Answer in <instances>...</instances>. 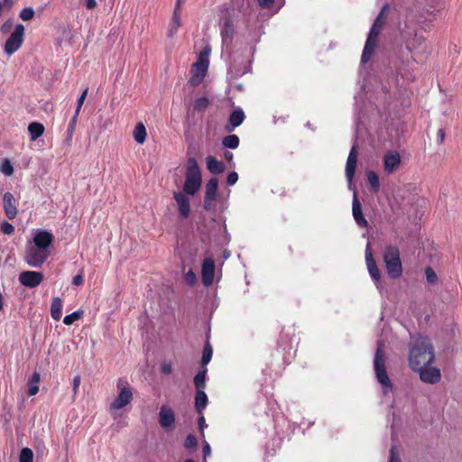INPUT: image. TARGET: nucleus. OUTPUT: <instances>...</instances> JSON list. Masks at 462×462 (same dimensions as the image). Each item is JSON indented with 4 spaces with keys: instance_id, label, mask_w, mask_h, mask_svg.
Masks as SVG:
<instances>
[{
    "instance_id": "nucleus-45",
    "label": "nucleus",
    "mask_w": 462,
    "mask_h": 462,
    "mask_svg": "<svg viewBox=\"0 0 462 462\" xmlns=\"http://www.w3.org/2000/svg\"><path fill=\"white\" fill-rule=\"evenodd\" d=\"M88 88H86L83 92L81 93V95L79 96V97L78 98V102H77V108H76V111L75 113H78L79 114L80 112V109H81V106L86 99V97L88 95Z\"/></svg>"
},
{
    "instance_id": "nucleus-2",
    "label": "nucleus",
    "mask_w": 462,
    "mask_h": 462,
    "mask_svg": "<svg viewBox=\"0 0 462 462\" xmlns=\"http://www.w3.org/2000/svg\"><path fill=\"white\" fill-rule=\"evenodd\" d=\"M388 8H389L388 5H384L383 6L381 12L377 15L376 19L374 20V22L370 29V32H369L368 37L366 39V42H365V47L363 50V53L361 56V62L363 64H365L366 62H368L374 53V50L377 45V37L380 34V32L383 29V26L384 24V22H385L384 13L386 10H388Z\"/></svg>"
},
{
    "instance_id": "nucleus-40",
    "label": "nucleus",
    "mask_w": 462,
    "mask_h": 462,
    "mask_svg": "<svg viewBox=\"0 0 462 462\" xmlns=\"http://www.w3.org/2000/svg\"><path fill=\"white\" fill-rule=\"evenodd\" d=\"M425 275L427 282L430 284H436L439 281L438 275L431 267H427L425 269Z\"/></svg>"
},
{
    "instance_id": "nucleus-34",
    "label": "nucleus",
    "mask_w": 462,
    "mask_h": 462,
    "mask_svg": "<svg viewBox=\"0 0 462 462\" xmlns=\"http://www.w3.org/2000/svg\"><path fill=\"white\" fill-rule=\"evenodd\" d=\"M209 104L210 102L208 97H200L195 99L193 109L197 112H203L208 107Z\"/></svg>"
},
{
    "instance_id": "nucleus-18",
    "label": "nucleus",
    "mask_w": 462,
    "mask_h": 462,
    "mask_svg": "<svg viewBox=\"0 0 462 462\" xmlns=\"http://www.w3.org/2000/svg\"><path fill=\"white\" fill-rule=\"evenodd\" d=\"M401 165V156L398 152H387L383 157V169L387 174H392Z\"/></svg>"
},
{
    "instance_id": "nucleus-51",
    "label": "nucleus",
    "mask_w": 462,
    "mask_h": 462,
    "mask_svg": "<svg viewBox=\"0 0 462 462\" xmlns=\"http://www.w3.org/2000/svg\"><path fill=\"white\" fill-rule=\"evenodd\" d=\"M80 383H81V378L79 375H77L73 378V391H74V393H78V390H79V387L80 385Z\"/></svg>"
},
{
    "instance_id": "nucleus-54",
    "label": "nucleus",
    "mask_w": 462,
    "mask_h": 462,
    "mask_svg": "<svg viewBox=\"0 0 462 462\" xmlns=\"http://www.w3.org/2000/svg\"><path fill=\"white\" fill-rule=\"evenodd\" d=\"M97 6L96 0H86V7L89 10L94 9Z\"/></svg>"
},
{
    "instance_id": "nucleus-42",
    "label": "nucleus",
    "mask_w": 462,
    "mask_h": 462,
    "mask_svg": "<svg viewBox=\"0 0 462 462\" xmlns=\"http://www.w3.org/2000/svg\"><path fill=\"white\" fill-rule=\"evenodd\" d=\"M34 16V10L32 7H25L23 8L19 14V17L23 21H30Z\"/></svg>"
},
{
    "instance_id": "nucleus-25",
    "label": "nucleus",
    "mask_w": 462,
    "mask_h": 462,
    "mask_svg": "<svg viewBox=\"0 0 462 462\" xmlns=\"http://www.w3.org/2000/svg\"><path fill=\"white\" fill-rule=\"evenodd\" d=\"M208 402V396L204 390L197 391L195 394L194 406L199 414H202Z\"/></svg>"
},
{
    "instance_id": "nucleus-35",
    "label": "nucleus",
    "mask_w": 462,
    "mask_h": 462,
    "mask_svg": "<svg viewBox=\"0 0 462 462\" xmlns=\"http://www.w3.org/2000/svg\"><path fill=\"white\" fill-rule=\"evenodd\" d=\"M83 315V310H76L71 314L66 315L63 319V323L67 326L72 325L75 321L79 320Z\"/></svg>"
},
{
    "instance_id": "nucleus-6",
    "label": "nucleus",
    "mask_w": 462,
    "mask_h": 462,
    "mask_svg": "<svg viewBox=\"0 0 462 462\" xmlns=\"http://www.w3.org/2000/svg\"><path fill=\"white\" fill-rule=\"evenodd\" d=\"M208 51L205 49L203 50L197 60V61L192 65L190 69V79H189V83L197 87L202 83L204 80L208 69Z\"/></svg>"
},
{
    "instance_id": "nucleus-62",
    "label": "nucleus",
    "mask_w": 462,
    "mask_h": 462,
    "mask_svg": "<svg viewBox=\"0 0 462 462\" xmlns=\"http://www.w3.org/2000/svg\"><path fill=\"white\" fill-rule=\"evenodd\" d=\"M184 462H194L192 459H186Z\"/></svg>"
},
{
    "instance_id": "nucleus-14",
    "label": "nucleus",
    "mask_w": 462,
    "mask_h": 462,
    "mask_svg": "<svg viewBox=\"0 0 462 462\" xmlns=\"http://www.w3.org/2000/svg\"><path fill=\"white\" fill-rule=\"evenodd\" d=\"M245 119V112L241 107H236L229 115L227 124L225 125L226 133H232L240 126Z\"/></svg>"
},
{
    "instance_id": "nucleus-9",
    "label": "nucleus",
    "mask_w": 462,
    "mask_h": 462,
    "mask_svg": "<svg viewBox=\"0 0 462 462\" xmlns=\"http://www.w3.org/2000/svg\"><path fill=\"white\" fill-rule=\"evenodd\" d=\"M420 375V379L429 384H436L441 379V373L438 367L428 365H421L419 369H412Z\"/></svg>"
},
{
    "instance_id": "nucleus-26",
    "label": "nucleus",
    "mask_w": 462,
    "mask_h": 462,
    "mask_svg": "<svg viewBox=\"0 0 462 462\" xmlns=\"http://www.w3.org/2000/svg\"><path fill=\"white\" fill-rule=\"evenodd\" d=\"M234 34V23L230 16H226L221 26V36L223 41L232 40Z\"/></svg>"
},
{
    "instance_id": "nucleus-39",
    "label": "nucleus",
    "mask_w": 462,
    "mask_h": 462,
    "mask_svg": "<svg viewBox=\"0 0 462 462\" xmlns=\"http://www.w3.org/2000/svg\"><path fill=\"white\" fill-rule=\"evenodd\" d=\"M424 42V38L421 36H418L417 34L411 40L407 41V47L410 50H413L418 48Z\"/></svg>"
},
{
    "instance_id": "nucleus-33",
    "label": "nucleus",
    "mask_w": 462,
    "mask_h": 462,
    "mask_svg": "<svg viewBox=\"0 0 462 462\" xmlns=\"http://www.w3.org/2000/svg\"><path fill=\"white\" fill-rule=\"evenodd\" d=\"M239 137L236 134H229L222 139V144L230 149H236L239 145Z\"/></svg>"
},
{
    "instance_id": "nucleus-29",
    "label": "nucleus",
    "mask_w": 462,
    "mask_h": 462,
    "mask_svg": "<svg viewBox=\"0 0 462 462\" xmlns=\"http://www.w3.org/2000/svg\"><path fill=\"white\" fill-rule=\"evenodd\" d=\"M40 380H41L40 373L34 372L28 382L27 394L29 396H33L38 393V392H39L38 383H40Z\"/></svg>"
},
{
    "instance_id": "nucleus-23",
    "label": "nucleus",
    "mask_w": 462,
    "mask_h": 462,
    "mask_svg": "<svg viewBox=\"0 0 462 462\" xmlns=\"http://www.w3.org/2000/svg\"><path fill=\"white\" fill-rule=\"evenodd\" d=\"M353 217L359 226L366 227L368 226L366 219L363 216L361 204L356 195L353 199Z\"/></svg>"
},
{
    "instance_id": "nucleus-1",
    "label": "nucleus",
    "mask_w": 462,
    "mask_h": 462,
    "mask_svg": "<svg viewBox=\"0 0 462 462\" xmlns=\"http://www.w3.org/2000/svg\"><path fill=\"white\" fill-rule=\"evenodd\" d=\"M408 365L410 368L419 369L435 360V349L431 339L421 334L411 336L409 344Z\"/></svg>"
},
{
    "instance_id": "nucleus-17",
    "label": "nucleus",
    "mask_w": 462,
    "mask_h": 462,
    "mask_svg": "<svg viewBox=\"0 0 462 462\" xmlns=\"http://www.w3.org/2000/svg\"><path fill=\"white\" fill-rule=\"evenodd\" d=\"M159 423L162 428L168 430L171 429L175 423V415L173 411L166 406L162 405L159 411Z\"/></svg>"
},
{
    "instance_id": "nucleus-37",
    "label": "nucleus",
    "mask_w": 462,
    "mask_h": 462,
    "mask_svg": "<svg viewBox=\"0 0 462 462\" xmlns=\"http://www.w3.org/2000/svg\"><path fill=\"white\" fill-rule=\"evenodd\" d=\"M33 461V452L29 448H23L20 456L19 462H32Z\"/></svg>"
},
{
    "instance_id": "nucleus-58",
    "label": "nucleus",
    "mask_w": 462,
    "mask_h": 462,
    "mask_svg": "<svg viewBox=\"0 0 462 462\" xmlns=\"http://www.w3.org/2000/svg\"><path fill=\"white\" fill-rule=\"evenodd\" d=\"M224 157L225 159L229 162L231 163L232 161H233V153L231 152H228V151H226L224 152Z\"/></svg>"
},
{
    "instance_id": "nucleus-8",
    "label": "nucleus",
    "mask_w": 462,
    "mask_h": 462,
    "mask_svg": "<svg viewBox=\"0 0 462 462\" xmlns=\"http://www.w3.org/2000/svg\"><path fill=\"white\" fill-rule=\"evenodd\" d=\"M24 26L22 23L16 24L14 31L7 38L5 43V51L8 55L16 52L23 42Z\"/></svg>"
},
{
    "instance_id": "nucleus-56",
    "label": "nucleus",
    "mask_w": 462,
    "mask_h": 462,
    "mask_svg": "<svg viewBox=\"0 0 462 462\" xmlns=\"http://www.w3.org/2000/svg\"><path fill=\"white\" fill-rule=\"evenodd\" d=\"M199 427L203 430L204 427H207L206 420L203 415L199 418Z\"/></svg>"
},
{
    "instance_id": "nucleus-48",
    "label": "nucleus",
    "mask_w": 462,
    "mask_h": 462,
    "mask_svg": "<svg viewBox=\"0 0 462 462\" xmlns=\"http://www.w3.org/2000/svg\"><path fill=\"white\" fill-rule=\"evenodd\" d=\"M237 180L238 174L236 171H232L226 177V184L232 186L236 183Z\"/></svg>"
},
{
    "instance_id": "nucleus-31",
    "label": "nucleus",
    "mask_w": 462,
    "mask_h": 462,
    "mask_svg": "<svg viewBox=\"0 0 462 462\" xmlns=\"http://www.w3.org/2000/svg\"><path fill=\"white\" fill-rule=\"evenodd\" d=\"M146 128L143 123H138L134 130V138L137 143L143 144L146 139Z\"/></svg>"
},
{
    "instance_id": "nucleus-46",
    "label": "nucleus",
    "mask_w": 462,
    "mask_h": 462,
    "mask_svg": "<svg viewBox=\"0 0 462 462\" xmlns=\"http://www.w3.org/2000/svg\"><path fill=\"white\" fill-rule=\"evenodd\" d=\"M185 281L190 286L196 283L197 276L192 270H189V272L185 274Z\"/></svg>"
},
{
    "instance_id": "nucleus-57",
    "label": "nucleus",
    "mask_w": 462,
    "mask_h": 462,
    "mask_svg": "<svg viewBox=\"0 0 462 462\" xmlns=\"http://www.w3.org/2000/svg\"><path fill=\"white\" fill-rule=\"evenodd\" d=\"M2 5H4V9L5 8L11 9L14 5V1L13 0H3Z\"/></svg>"
},
{
    "instance_id": "nucleus-16",
    "label": "nucleus",
    "mask_w": 462,
    "mask_h": 462,
    "mask_svg": "<svg viewBox=\"0 0 462 462\" xmlns=\"http://www.w3.org/2000/svg\"><path fill=\"white\" fill-rule=\"evenodd\" d=\"M173 198L176 200L180 215L183 218H188L190 214V200L189 197L182 192L175 191Z\"/></svg>"
},
{
    "instance_id": "nucleus-55",
    "label": "nucleus",
    "mask_w": 462,
    "mask_h": 462,
    "mask_svg": "<svg viewBox=\"0 0 462 462\" xmlns=\"http://www.w3.org/2000/svg\"><path fill=\"white\" fill-rule=\"evenodd\" d=\"M202 452L204 457H207L210 454V446L208 442H206L205 445L203 446Z\"/></svg>"
},
{
    "instance_id": "nucleus-12",
    "label": "nucleus",
    "mask_w": 462,
    "mask_h": 462,
    "mask_svg": "<svg viewBox=\"0 0 462 462\" xmlns=\"http://www.w3.org/2000/svg\"><path fill=\"white\" fill-rule=\"evenodd\" d=\"M44 279L43 273L35 271H23L19 275V282L22 285L28 288L39 286Z\"/></svg>"
},
{
    "instance_id": "nucleus-28",
    "label": "nucleus",
    "mask_w": 462,
    "mask_h": 462,
    "mask_svg": "<svg viewBox=\"0 0 462 462\" xmlns=\"http://www.w3.org/2000/svg\"><path fill=\"white\" fill-rule=\"evenodd\" d=\"M208 368L201 367L197 374L194 376L193 383L197 391L204 390L206 387Z\"/></svg>"
},
{
    "instance_id": "nucleus-24",
    "label": "nucleus",
    "mask_w": 462,
    "mask_h": 462,
    "mask_svg": "<svg viewBox=\"0 0 462 462\" xmlns=\"http://www.w3.org/2000/svg\"><path fill=\"white\" fill-rule=\"evenodd\" d=\"M206 162H207V168L212 174H220V173L224 172L226 170L225 164L222 162L217 161L213 156H210V155L208 156L206 158Z\"/></svg>"
},
{
    "instance_id": "nucleus-43",
    "label": "nucleus",
    "mask_w": 462,
    "mask_h": 462,
    "mask_svg": "<svg viewBox=\"0 0 462 462\" xmlns=\"http://www.w3.org/2000/svg\"><path fill=\"white\" fill-rule=\"evenodd\" d=\"M0 230L3 234L10 236L14 233V226L11 223L4 221L0 225Z\"/></svg>"
},
{
    "instance_id": "nucleus-59",
    "label": "nucleus",
    "mask_w": 462,
    "mask_h": 462,
    "mask_svg": "<svg viewBox=\"0 0 462 462\" xmlns=\"http://www.w3.org/2000/svg\"><path fill=\"white\" fill-rule=\"evenodd\" d=\"M438 136L439 138V143H442L445 140V131L443 129H439L438 131Z\"/></svg>"
},
{
    "instance_id": "nucleus-20",
    "label": "nucleus",
    "mask_w": 462,
    "mask_h": 462,
    "mask_svg": "<svg viewBox=\"0 0 462 462\" xmlns=\"http://www.w3.org/2000/svg\"><path fill=\"white\" fill-rule=\"evenodd\" d=\"M357 163V152L355 146L352 147L347 157L346 164V176L349 186L352 185L353 178L355 175L356 168Z\"/></svg>"
},
{
    "instance_id": "nucleus-50",
    "label": "nucleus",
    "mask_w": 462,
    "mask_h": 462,
    "mask_svg": "<svg viewBox=\"0 0 462 462\" xmlns=\"http://www.w3.org/2000/svg\"><path fill=\"white\" fill-rule=\"evenodd\" d=\"M13 26V21L11 19L5 21L1 26V32L6 33Z\"/></svg>"
},
{
    "instance_id": "nucleus-41",
    "label": "nucleus",
    "mask_w": 462,
    "mask_h": 462,
    "mask_svg": "<svg viewBox=\"0 0 462 462\" xmlns=\"http://www.w3.org/2000/svg\"><path fill=\"white\" fill-rule=\"evenodd\" d=\"M1 171L5 176H11L14 173V167L8 159H5L1 164Z\"/></svg>"
},
{
    "instance_id": "nucleus-11",
    "label": "nucleus",
    "mask_w": 462,
    "mask_h": 462,
    "mask_svg": "<svg viewBox=\"0 0 462 462\" xmlns=\"http://www.w3.org/2000/svg\"><path fill=\"white\" fill-rule=\"evenodd\" d=\"M217 188L218 180L217 178H211L206 184L203 208L208 211L215 207L214 201L217 199Z\"/></svg>"
},
{
    "instance_id": "nucleus-27",
    "label": "nucleus",
    "mask_w": 462,
    "mask_h": 462,
    "mask_svg": "<svg viewBox=\"0 0 462 462\" xmlns=\"http://www.w3.org/2000/svg\"><path fill=\"white\" fill-rule=\"evenodd\" d=\"M63 301L60 297H54L51 304V316L54 320H60L62 315Z\"/></svg>"
},
{
    "instance_id": "nucleus-52",
    "label": "nucleus",
    "mask_w": 462,
    "mask_h": 462,
    "mask_svg": "<svg viewBox=\"0 0 462 462\" xmlns=\"http://www.w3.org/2000/svg\"><path fill=\"white\" fill-rule=\"evenodd\" d=\"M259 5L263 8H268L273 5L274 0H257Z\"/></svg>"
},
{
    "instance_id": "nucleus-60",
    "label": "nucleus",
    "mask_w": 462,
    "mask_h": 462,
    "mask_svg": "<svg viewBox=\"0 0 462 462\" xmlns=\"http://www.w3.org/2000/svg\"><path fill=\"white\" fill-rule=\"evenodd\" d=\"M4 308V297L2 292H0V310H2Z\"/></svg>"
},
{
    "instance_id": "nucleus-15",
    "label": "nucleus",
    "mask_w": 462,
    "mask_h": 462,
    "mask_svg": "<svg viewBox=\"0 0 462 462\" xmlns=\"http://www.w3.org/2000/svg\"><path fill=\"white\" fill-rule=\"evenodd\" d=\"M3 208L6 217L10 220H13L16 217L18 210H17V202L14 197V195L10 192H5L3 196Z\"/></svg>"
},
{
    "instance_id": "nucleus-7",
    "label": "nucleus",
    "mask_w": 462,
    "mask_h": 462,
    "mask_svg": "<svg viewBox=\"0 0 462 462\" xmlns=\"http://www.w3.org/2000/svg\"><path fill=\"white\" fill-rule=\"evenodd\" d=\"M117 389L119 391L118 395L110 405L113 410H120L124 408L129 404L133 399V392L128 386L127 382L119 379L117 383Z\"/></svg>"
},
{
    "instance_id": "nucleus-21",
    "label": "nucleus",
    "mask_w": 462,
    "mask_h": 462,
    "mask_svg": "<svg viewBox=\"0 0 462 462\" xmlns=\"http://www.w3.org/2000/svg\"><path fill=\"white\" fill-rule=\"evenodd\" d=\"M180 25H181L180 1L178 0L176 3V6L174 8L173 14H172V17L169 23L168 36L170 38L173 37L177 33Z\"/></svg>"
},
{
    "instance_id": "nucleus-30",
    "label": "nucleus",
    "mask_w": 462,
    "mask_h": 462,
    "mask_svg": "<svg viewBox=\"0 0 462 462\" xmlns=\"http://www.w3.org/2000/svg\"><path fill=\"white\" fill-rule=\"evenodd\" d=\"M28 132L32 141L37 140L44 133V126L38 122H32L28 125Z\"/></svg>"
},
{
    "instance_id": "nucleus-13",
    "label": "nucleus",
    "mask_w": 462,
    "mask_h": 462,
    "mask_svg": "<svg viewBox=\"0 0 462 462\" xmlns=\"http://www.w3.org/2000/svg\"><path fill=\"white\" fill-rule=\"evenodd\" d=\"M215 261L210 258H205L202 263L201 278L204 286L208 287L212 285L215 277Z\"/></svg>"
},
{
    "instance_id": "nucleus-44",
    "label": "nucleus",
    "mask_w": 462,
    "mask_h": 462,
    "mask_svg": "<svg viewBox=\"0 0 462 462\" xmlns=\"http://www.w3.org/2000/svg\"><path fill=\"white\" fill-rule=\"evenodd\" d=\"M198 441L196 437L193 434H189L184 441V447L186 448H195L197 447Z\"/></svg>"
},
{
    "instance_id": "nucleus-32",
    "label": "nucleus",
    "mask_w": 462,
    "mask_h": 462,
    "mask_svg": "<svg viewBox=\"0 0 462 462\" xmlns=\"http://www.w3.org/2000/svg\"><path fill=\"white\" fill-rule=\"evenodd\" d=\"M213 355V348L212 346L208 341L206 342L203 353H202V358H201V367H206L207 365L210 362Z\"/></svg>"
},
{
    "instance_id": "nucleus-10",
    "label": "nucleus",
    "mask_w": 462,
    "mask_h": 462,
    "mask_svg": "<svg viewBox=\"0 0 462 462\" xmlns=\"http://www.w3.org/2000/svg\"><path fill=\"white\" fill-rule=\"evenodd\" d=\"M49 254L36 246H32L27 249L25 254V262L32 267H41L47 260Z\"/></svg>"
},
{
    "instance_id": "nucleus-36",
    "label": "nucleus",
    "mask_w": 462,
    "mask_h": 462,
    "mask_svg": "<svg viewBox=\"0 0 462 462\" xmlns=\"http://www.w3.org/2000/svg\"><path fill=\"white\" fill-rule=\"evenodd\" d=\"M367 180L373 189L377 192L380 189L379 177L374 171H369L367 173Z\"/></svg>"
},
{
    "instance_id": "nucleus-61",
    "label": "nucleus",
    "mask_w": 462,
    "mask_h": 462,
    "mask_svg": "<svg viewBox=\"0 0 462 462\" xmlns=\"http://www.w3.org/2000/svg\"><path fill=\"white\" fill-rule=\"evenodd\" d=\"M3 11H4V5H2V2L0 1V16L2 15Z\"/></svg>"
},
{
    "instance_id": "nucleus-19",
    "label": "nucleus",
    "mask_w": 462,
    "mask_h": 462,
    "mask_svg": "<svg viewBox=\"0 0 462 462\" xmlns=\"http://www.w3.org/2000/svg\"><path fill=\"white\" fill-rule=\"evenodd\" d=\"M54 236L46 230H40L36 233L33 242L36 247L44 251L53 243Z\"/></svg>"
},
{
    "instance_id": "nucleus-5",
    "label": "nucleus",
    "mask_w": 462,
    "mask_h": 462,
    "mask_svg": "<svg viewBox=\"0 0 462 462\" xmlns=\"http://www.w3.org/2000/svg\"><path fill=\"white\" fill-rule=\"evenodd\" d=\"M201 173L199 165L194 158L188 160L186 180L183 190L186 194L194 195L201 186Z\"/></svg>"
},
{
    "instance_id": "nucleus-4",
    "label": "nucleus",
    "mask_w": 462,
    "mask_h": 462,
    "mask_svg": "<svg viewBox=\"0 0 462 462\" xmlns=\"http://www.w3.org/2000/svg\"><path fill=\"white\" fill-rule=\"evenodd\" d=\"M374 369L378 382L383 387V393H386L392 388V383L385 368L383 344L382 342H378L377 345L374 359Z\"/></svg>"
},
{
    "instance_id": "nucleus-47",
    "label": "nucleus",
    "mask_w": 462,
    "mask_h": 462,
    "mask_svg": "<svg viewBox=\"0 0 462 462\" xmlns=\"http://www.w3.org/2000/svg\"><path fill=\"white\" fill-rule=\"evenodd\" d=\"M388 462H402L396 447H392L390 449V456Z\"/></svg>"
},
{
    "instance_id": "nucleus-53",
    "label": "nucleus",
    "mask_w": 462,
    "mask_h": 462,
    "mask_svg": "<svg viewBox=\"0 0 462 462\" xmlns=\"http://www.w3.org/2000/svg\"><path fill=\"white\" fill-rule=\"evenodd\" d=\"M83 283V276L81 274H78L73 277L72 284L76 286H79Z\"/></svg>"
},
{
    "instance_id": "nucleus-22",
    "label": "nucleus",
    "mask_w": 462,
    "mask_h": 462,
    "mask_svg": "<svg viewBox=\"0 0 462 462\" xmlns=\"http://www.w3.org/2000/svg\"><path fill=\"white\" fill-rule=\"evenodd\" d=\"M365 262L367 265L368 272L375 282H379L380 280V272L376 266L375 261L373 257V254L371 251V245L367 243L365 247Z\"/></svg>"
},
{
    "instance_id": "nucleus-38",
    "label": "nucleus",
    "mask_w": 462,
    "mask_h": 462,
    "mask_svg": "<svg viewBox=\"0 0 462 462\" xmlns=\"http://www.w3.org/2000/svg\"><path fill=\"white\" fill-rule=\"evenodd\" d=\"M79 115L78 113H75L73 117L71 118V120L69 121V124L68 125V128H67V136H68V139L69 140H71L72 139V136L74 134V132H75V129H76V125H77V122H78V117H79Z\"/></svg>"
},
{
    "instance_id": "nucleus-3",
    "label": "nucleus",
    "mask_w": 462,
    "mask_h": 462,
    "mask_svg": "<svg viewBox=\"0 0 462 462\" xmlns=\"http://www.w3.org/2000/svg\"><path fill=\"white\" fill-rule=\"evenodd\" d=\"M383 257L389 277L400 278L402 274V265L399 249L396 246L389 245L384 249Z\"/></svg>"
},
{
    "instance_id": "nucleus-49",
    "label": "nucleus",
    "mask_w": 462,
    "mask_h": 462,
    "mask_svg": "<svg viewBox=\"0 0 462 462\" xmlns=\"http://www.w3.org/2000/svg\"><path fill=\"white\" fill-rule=\"evenodd\" d=\"M161 372L164 374H171L172 373V366L170 363H163L161 365Z\"/></svg>"
}]
</instances>
